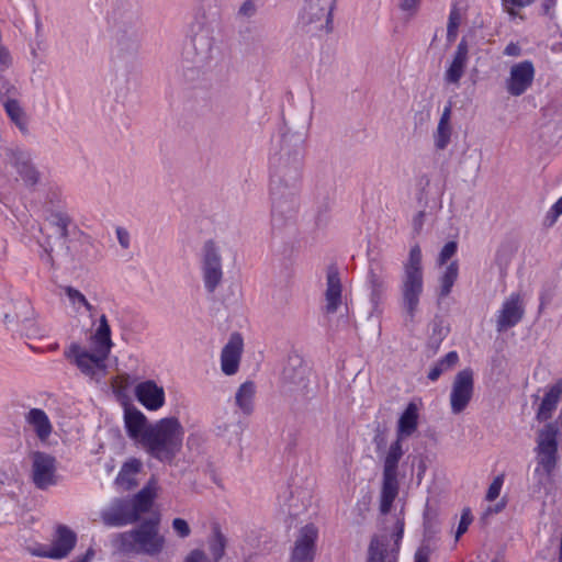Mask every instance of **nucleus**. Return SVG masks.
Masks as SVG:
<instances>
[{"label":"nucleus","instance_id":"1","mask_svg":"<svg viewBox=\"0 0 562 562\" xmlns=\"http://www.w3.org/2000/svg\"><path fill=\"white\" fill-rule=\"evenodd\" d=\"M303 138L283 133L280 148L269 159L270 184L300 186L303 168Z\"/></svg>","mask_w":562,"mask_h":562},{"label":"nucleus","instance_id":"2","mask_svg":"<svg viewBox=\"0 0 562 562\" xmlns=\"http://www.w3.org/2000/svg\"><path fill=\"white\" fill-rule=\"evenodd\" d=\"M311 374V368L300 355L294 352L288 356L280 376V392L295 411L306 407L316 395Z\"/></svg>","mask_w":562,"mask_h":562},{"label":"nucleus","instance_id":"3","mask_svg":"<svg viewBox=\"0 0 562 562\" xmlns=\"http://www.w3.org/2000/svg\"><path fill=\"white\" fill-rule=\"evenodd\" d=\"M183 434L177 417H165L147 430L142 446L158 461L171 463L182 448Z\"/></svg>","mask_w":562,"mask_h":562},{"label":"nucleus","instance_id":"4","mask_svg":"<svg viewBox=\"0 0 562 562\" xmlns=\"http://www.w3.org/2000/svg\"><path fill=\"white\" fill-rule=\"evenodd\" d=\"M159 515L144 519L136 528L116 533L113 547L122 554L156 555L164 549L165 539L159 535Z\"/></svg>","mask_w":562,"mask_h":562},{"label":"nucleus","instance_id":"5","mask_svg":"<svg viewBox=\"0 0 562 562\" xmlns=\"http://www.w3.org/2000/svg\"><path fill=\"white\" fill-rule=\"evenodd\" d=\"M218 53L220 50L215 46L213 36L207 32L195 33L182 50L181 67L183 78L188 82L198 80L202 74L211 68Z\"/></svg>","mask_w":562,"mask_h":562},{"label":"nucleus","instance_id":"6","mask_svg":"<svg viewBox=\"0 0 562 562\" xmlns=\"http://www.w3.org/2000/svg\"><path fill=\"white\" fill-rule=\"evenodd\" d=\"M271 224L273 231L292 227L300 206V186L270 184Z\"/></svg>","mask_w":562,"mask_h":562},{"label":"nucleus","instance_id":"7","mask_svg":"<svg viewBox=\"0 0 562 562\" xmlns=\"http://www.w3.org/2000/svg\"><path fill=\"white\" fill-rule=\"evenodd\" d=\"M337 0H304L299 16L300 26L311 34L333 31V10Z\"/></svg>","mask_w":562,"mask_h":562},{"label":"nucleus","instance_id":"8","mask_svg":"<svg viewBox=\"0 0 562 562\" xmlns=\"http://www.w3.org/2000/svg\"><path fill=\"white\" fill-rule=\"evenodd\" d=\"M110 23L113 33L142 31L140 8L137 0H119L112 10Z\"/></svg>","mask_w":562,"mask_h":562},{"label":"nucleus","instance_id":"9","mask_svg":"<svg viewBox=\"0 0 562 562\" xmlns=\"http://www.w3.org/2000/svg\"><path fill=\"white\" fill-rule=\"evenodd\" d=\"M64 357L74 363L87 376L94 378L97 371H104L106 357L93 351L89 352L78 342H72L64 350Z\"/></svg>","mask_w":562,"mask_h":562},{"label":"nucleus","instance_id":"10","mask_svg":"<svg viewBox=\"0 0 562 562\" xmlns=\"http://www.w3.org/2000/svg\"><path fill=\"white\" fill-rule=\"evenodd\" d=\"M202 272L206 291L213 293L222 281L223 271L220 249L212 239L203 246Z\"/></svg>","mask_w":562,"mask_h":562},{"label":"nucleus","instance_id":"11","mask_svg":"<svg viewBox=\"0 0 562 562\" xmlns=\"http://www.w3.org/2000/svg\"><path fill=\"white\" fill-rule=\"evenodd\" d=\"M473 375V370L465 368L454 376L450 394V405L453 414L462 413L472 400L474 392Z\"/></svg>","mask_w":562,"mask_h":562},{"label":"nucleus","instance_id":"12","mask_svg":"<svg viewBox=\"0 0 562 562\" xmlns=\"http://www.w3.org/2000/svg\"><path fill=\"white\" fill-rule=\"evenodd\" d=\"M32 479L35 486L40 490H46L57 484L55 457L42 451H35L33 453Z\"/></svg>","mask_w":562,"mask_h":562},{"label":"nucleus","instance_id":"13","mask_svg":"<svg viewBox=\"0 0 562 562\" xmlns=\"http://www.w3.org/2000/svg\"><path fill=\"white\" fill-rule=\"evenodd\" d=\"M101 518L109 527H123L139 521L127 497L114 498L109 508L101 513Z\"/></svg>","mask_w":562,"mask_h":562},{"label":"nucleus","instance_id":"14","mask_svg":"<svg viewBox=\"0 0 562 562\" xmlns=\"http://www.w3.org/2000/svg\"><path fill=\"white\" fill-rule=\"evenodd\" d=\"M424 290V276L403 273L401 284L402 307L409 321H414Z\"/></svg>","mask_w":562,"mask_h":562},{"label":"nucleus","instance_id":"15","mask_svg":"<svg viewBox=\"0 0 562 562\" xmlns=\"http://www.w3.org/2000/svg\"><path fill=\"white\" fill-rule=\"evenodd\" d=\"M77 543V535L66 525L56 527L52 547L48 551H33V555L60 560L69 555Z\"/></svg>","mask_w":562,"mask_h":562},{"label":"nucleus","instance_id":"16","mask_svg":"<svg viewBox=\"0 0 562 562\" xmlns=\"http://www.w3.org/2000/svg\"><path fill=\"white\" fill-rule=\"evenodd\" d=\"M535 78V66L530 60L515 64L510 68L509 77L506 80V90L513 97L524 94L532 85Z\"/></svg>","mask_w":562,"mask_h":562},{"label":"nucleus","instance_id":"17","mask_svg":"<svg viewBox=\"0 0 562 562\" xmlns=\"http://www.w3.org/2000/svg\"><path fill=\"white\" fill-rule=\"evenodd\" d=\"M386 273L383 262L379 259H370L368 268L367 284L370 290V302L372 311L378 312L386 291Z\"/></svg>","mask_w":562,"mask_h":562},{"label":"nucleus","instance_id":"18","mask_svg":"<svg viewBox=\"0 0 562 562\" xmlns=\"http://www.w3.org/2000/svg\"><path fill=\"white\" fill-rule=\"evenodd\" d=\"M317 533V528L313 524L301 528L291 553V562H313Z\"/></svg>","mask_w":562,"mask_h":562},{"label":"nucleus","instance_id":"19","mask_svg":"<svg viewBox=\"0 0 562 562\" xmlns=\"http://www.w3.org/2000/svg\"><path fill=\"white\" fill-rule=\"evenodd\" d=\"M5 157L29 187H34L40 180V173L31 162V155L19 147L7 148Z\"/></svg>","mask_w":562,"mask_h":562},{"label":"nucleus","instance_id":"20","mask_svg":"<svg viewBox=\"0 0 562 562\" xmlns=\"http://www.w3.org/2000/svg\"><path fill=\"white\" fill-rule=\"evenodd\" d=\"M142 35V31L113 33L115 59L123 64L134 59L140 47Z\"/></svg>","mask_w":562,"mask_h":562},{"label":"nucleus","instance_id":"21","mask_svg":"<svg viewBox=\"0 0 562 562\" xmlns=\"http://www.w3.org/2000/svg\"><path fill=\"white\" fill-rule=\"evenodd\" d=\"M136 400L148 411H157L165 404V390L154 380H146L135 386Z\"/></svg>","mask_w":562,"mask_h":562},{"label":"nucleus","instance_id":"22","mask_svg":"<svg viewBox=\"0 0 562 562\" xmlns=\"http://www.w3.org/2000/svg\"><path fill=\"white\" fill-rule=\"evenodd\" d=\"M241 352L243 338L240 334L234 333L221 353V367L224 374L233 375L238 371Z\"/></svg>","mask_w":562,"mask_h":562},{"label":"nucleus","instance_id":"23","mask_svg":"<svg viewBox=\"0 0 562 562\" xmlns=\"http://www.w3.org/2000/svg\"><path fill=\"white\" fill-rule=\"evenodd\" d=\"M525 311L519 294H512L503 304L496 321L497 331H504L516 326L524 317Z\"/></svg>","mask_w":562,"mask_h":562},{"label":"nucleus","instance_id":"24","mask_svg":"<svg viewBox=\"0 0 562 562\" xmlns=\"http://www.w3.org/2000/svg\"><path fill=\"white\" fill-rule=\"evenodd\" d=\"M124 424L127 436L140 443L144 442L147 430L153 426L146 416L135 406H126L124 409Z\"/></svg>","mask_w":562,"mask_h":562},{"label":"nucleus","instance_id":"25","mask_svg":"<svg viewBox=\"0 0 562 562\" xmlns=\"http://www.w3.org/2000/svg\"><path fill=\"white\" fill-rule=\"evenodd\" d=\"M326 306L328 314L337 312L341 303V281L339 271L335 266H330L327 271V289L325 292Z\"/></svg>","mask_w":562,"mask_h":562},{"label":"nucleus","instance_id":"26","mask_svg":"<svg viewBox=\"0 0 562 562\" xmlns=\"http://www.w3.org/2000/svg\"><path fill=\"white\" fill-rule=\"evenodd\" d=\"M241 432V424L236 414H225V416L216 418L214 434L217 437L224 438L228 443L239 441Z\"/></svg>","mask_w":562,"mask_h":562},{"label":"nucleus","instance_id":"27","mask_svg":"<svg viewBox=\"0 0 562 562\" xmlns=\"http://www.w3.org/2000/svg\"><path fill=\"white\" fill-rule=\"evenodd\" d=\"M398 494L397 472L383 470L382 490L380 496V512L386 515L391 512L393 502Z\"/></svg>","mask_w":562,"mask_h":562},{"label":"nucleus","instance_id":"28","mask_svg":"<svg viewBox=\"0 0 562 562\" xmlns=\"http://www.w3.org/2000/svg\"><path fill=\"white\" fill-rule=\"evenodd\" d=\"M156 490H157V480L153 475L146 485L132 498H130L132 508L138 515L140 519L142 514L149 512L151 508L154 501L156 498Z\"/></svg>","mask_w":562,"mask_h":562},{"label":"nucleus","instance_id":"29","mask_svg":"<svg viewBox=\"0 0 562 562\" xmlns=\"http://www.w3.org/2000/svg\"><path fill=\"white\" fill-rule=\"evenodd\" d=\"M561 396L562 379L558 380V382L550 386V389L546 392L537 411L536 418L538 422H546L551 418L552 413L555 411Z\"/></svg>","mask_w":562,"mask_h":562},{"label":"nucleus","instance_id":"30","mask_svg":"<svg viewBox=\"0 0 562 562\" xmlns=\"http://www.w3.org/2000/svg\"><path fill=\"white\" fill-rule=\"evenodd\" d=\"M469 46L465 38H462L457 46L452 63L446 71V80L451 83H457L464 74L465 64L468 60Z\"/></svg>","mask_w":562,"mask_h":562},{"label":"nucleus","instance_id":"31","mask_svg":"<svg viewBox=\"0 0 562 562\" xmlns=\"http://www.w3.org/2000/svg\"><path fill=\"white\" fill-rule=\"evenodd\" d=\"M92 341L94 344V351L108 358L113 342L111 339V327L104 314L99 318V326L92 336Z\"/></svg>","mask_w":562,"mask_h":562},{"label":"nucleus","instance_id":"32","mask_svg":"<svg viewBox=\"0 0 562 562\" xmlns=\"http://www.w3.org/2000/svg\"><path fill=\"white\" fill-rule=\"evenodd\" d=\"M418 407L415 402H409L401 414L397 423V436L409 437L418 426Z\"/></svg>","mask_w":562,"mask_h":562},{"label":"nucleus","instance_id":"33","mask_svg":"<svg viewBox=\"0 0 562 562\" xmlns=\"http://www.w3.org/2000/svg\"><path fill=\"white\" fill-rule=\"evenodd\" d=\"M25 419L27 424L33 427L36 436L41 440H45L50 436L53 427L47 414L43 409L31 408L26 414Z\"/></svg>","mask_w":562,"mask_h":562},{"label":"nucleus","instance_id":"34","mask_svg":"<svg viewBox=\"0 0 562 562\" xmlns=\"http://www.w3.org/2000/svg\"><path fill=\"white\" fill-rule=\"evenodd\" d=\"M47 223L54 231L56 239L60 241L61 246L65 247L66 250H68L69 247L66 246V241L69 236L68 226L71 223L70 216L66 213L55 212L47 217Z\"/></svg>","mask_w":562,"mask_h":562},{"label":"nucleus","instance_id":"35","mask_svg":"<svg viewBox=\"0 0 562 562\" xmlns=\"http://www.w3.org/2000/svg\"><path fill=\"white\" fill-rule=\"evenodd\" d=\"M142 462L136 459L132 458L128 461L124 462L115 482L123 486L125 490H131L137 485L136 480L134 479V475L137 474L142 470Z\"/></svg>","mask_w":562,"mask_h":562},{"label":"nucleus","instance_id":"36","mask_svg":"<svg viewBox=\"0 0 562 562\" xmlns=\"http://www.w3.org/2000/svg\"><path fill=\"white\" fill-rule=\"evenodd\" d=\"M256 386L252 381L244 382L237 390L235 395L236 405L244 414L250 415L254 411V397Z\"/></svg>","mask_w":562,"mask_h":562},{"label":"nucleus","instance_id":"37","mask_svg":"<svg viewBox=\"0 0 562 562\" xmlns=\"http://www.w3.org/2000/svg\"><path fill=\"white\" fill-rule=\"evenodd\" d=\"M389 542L387 540H379L373 537L368 547L366 562H396V555L389 559Z\"/></svg>","mask_w":562,"mask_h":562},{"label":"nucleus","instance_id":"38","mask_svg":"<svg viewBox=\"0 0 562 562\" xmlns=\"http://www.w3.org/2000/svg\"><path fill=\"white\" fill-rule=\"evenodd\" d=\"M559 427L557 423H548L538 431L537 448H558Z\"/></svg>","mask_w":562,"mask_h":562},{"label":"nucleus","instance_id":"39","mask_svg":"<svg viewBox=\"0 0 562 562\" xmlns=\"http://www.w3.org/2000/svg\"><path fill=\"white\" fill-rule=\"evenodd\" d=\"M10 120L20 128L21 132H27V122L25 113L16 99H7L2 104Z\"/></svg>","mask_w":562,"mask_h":562},{"label":"nucleus","instance_id":"40","mask_svg":"<svg viewBox=\"0 0 562 562\" xmlns=\"http://www.w3.org/2000/svg\"><path fill=\"white\" fill-rule=\"evenodd\" d=\"M459 276V263L457 260L451 261L447 267L445 272L439 279L440 282V291L439 297H446L451 293L452 286L457 281Z\"/></svg>","mask_w":562,"mask_h":562},{"label":"nucleus","instance_id":"41","mask_svg":"<svg viewBox=\"0 0 562 562\" xmlns=\"http://www.w3.org/2000/svg\"><path fill=\"white\" fill-rule=\"evenodd\" d=\"M537 462L542 467L543 471L550 475L558 463V448L536 449Z\"/></svg>","mask_w":562,"mask_h":562},{"label":"nucleus","instance_id":"42","mask_svg":"<svg viewBox=\"0 0 562 562\" xmlns=\"http://www.w3.org/2000/svg\"><path fill=\"white\" fill-rule=\"evenodd\" d=\"M404 273L413 276H424L422 265V250L419 245L411 248L408 259L404 263Z\"/></svg>","mask_w":562,"mask_h":562},{"label":"nucleus","instance_id":"43","mask_svg":"<svg viewBox=\"0 0 562 562\" xmlns=\"http://www.w3.org/2000/svg\"><path fill=\"white\" fill-rule=\"evenodd\" d=\"M402 439H403V437L397 436L396 440L391 445L389 452L384 460L383 470L397 472L398 462L403 456V449H402V443H401Z\"/></svg>","mask_w":562,"mask_h":562},{"label":"nucleus","instance_id":"44","mask_svg":"<svg viewBox=\"0 0 562 562\" xmlns=\"http://www.w3.org/2000/svg\"><path fill=\"white\" fill-rule=\"evenodd\" d=\"M225 547H226V538L221 532V530L216 528L214 530V539L210 543V551H211L215 562H218L223 558V555L225 553Z\"/></svg>","mask_w":562,"mask_h":562},{"label":"nucleus","instance_id":"45","mask_svg":"<svg viewBox=\"0 0 562 562\" xmlns=\"http://www.w3.org/2000/svg\"><path fill=\"white\" fill-rule=\"evenodd\" d=\"M435 146L439 150H443L450 143L451 126L438 124L437 132L434 135Z\"/></svg>","mask_w":562,"mask_h":562},{"label":"nucleus","instance_id":"46","mask_svg":"<svg viewBox=\"0 0 562 562\" xmlns=\"http://www.w3.org/2000/svg\"><path fill=\"white\" fill-rule=\"evenodd\" d=\"M19 95L18 88L11 83L8 79L0 76V101L5 103L7 99H16Z\"/></svg>","mask_w":562,"mask_h":562},{"label":"nucleus","instance_id":"47","mask_svg":"<svg viewBox=\"0 0 562 562\" xmlns=\"http://www.w3.org/2000/svg\"><path fill=\"white\" fill-rule=\"evenodd\" d=\"M458 251V243L456 240H449L445 244V246L441 248L438 258L437 263L439 266L446 265Z\"/></svg>","mask_w":562,"mask_h":562},{"label":"nucleus","instance_id":"48","mask_svg":"<svg viewBox=\"0 0 562 562\" xmlns=\"http://www.w3.org/2000/svg\"><path fill=\"white\" fill-rule=\"evenodd\" d=\"M514 252H515V249L513 248L512 245H509V244L502 245L496 251V256H495L496 263L499 267H503V266L506 267L508 265V262L510 261Z\"/></svg>","mask_w":562,"mask_h":562},{"label":"nucleus","instance_id":"49","mask_svg":"<svg viewBox=\"0 0 562 562\" xmlns=\"http://www.w3.org/2000/svg\"><path fill=\"white\" fill-rule=\"evenodd\" d=\"M447 329H445V327L442 326V321L440 319H435L432 322V326H431V340H430V344L431 346H434V348H438L441 339L443 337H446L447 335Z\"/></svg>","mask_w":562,"mask_h":562},{"label":"nucleus","instance_id":"50","mask_svg":"<svg viewBox=\"0 0 562 562\" xmlns=\"http://www.w3.org/2000/svg\"><path fill=\"white\" fill-rule=\"evenodd\" d=\"M473 520V516L471 514V509L469 507L463 508L461 518L456 531V540H459V538L468 531L469 526L471 525Z\"/></svg>","mask_w":562,"mask_h":562},{"label":"nucleus","instance_id":"51","mask_svg":"<svg viewBox=\"0 0 562 562\" xmlns=\"http://www.w3.org/2000/svg\"><path fill=\"white\" fill-rule=\"evenodd\" d=\"M562 214V196L551 206L544 217V225L552 226Z\"/></svg>","mask_w":562,"mask_h":562},{"label":"nucleus","instance_id":"52","mask_svg":"<svg viewBox=\"0 0 562 562\" xmlns=\"http://www.w3.org/2000/svg\"><path fill=\"white\" fill-rule=\"evenodd\" d=\"M386 431L387 428L385 425L376 423L374 428L373 442L375 443L378 450H381L386 446Z\"/></svg>","mask_w":562,"mask_h":562},{"label":"nucleus","instance_id":"53","mask_svg":"<svg viewBox=\"0 0 562 562\" xmlns=\"http://www.w3.org/2000/svg\"><path fill=\"white\" fill-rule=\"evenodd\" d=\"M257 10L258 7L255 0H245L238 9L237 15L250 19L256 15Z\"/></svg>","mask_w":562,"mask_h":562},{"label":"nucleus","instance_id":"54","mask_svg":"<svg viewBox=\"0 0 562 562\" xmlns=\"http://www.w3.org/2000/svg\"><path fill=\"white\" fill-rule=\"evenodd\" d=\"M503 482H504L503 475H498L493 480V482L488 486V490H487V493L485 496L486 501L492 502V501H495L499 496Z\"/></svg>","mask_w":562,"mask_h":562},{"label":"nucleus","instance_id":"55","mask_svg":"<svg viewBox=\"0 0 562 562\" xmlns=\"http://www.w3.org/2000/svg\"><path fill=\"white\" fill-rule=\"evenodd\" d=\"M172 528L180 538H187L191 533L190 526L183 518H175L172 520Z\"/></svg>","mask_w":562,"mask_h":562},{"label":"nucleus","instance_id":"56","mask_svg":"<svg viewBox=\"0 0 562 562\" xmlns=\"http://www.w3.org/2000/svg\"><path fill=\"white\" fill-rule=\"evenodd\" d=\"M459 26V15L456 11H452L449 15L448 26H447V38L448 41H453L457 37V31Z\"/></svg>","mask_w":562,"mask_h":562},{"label":"nucleus","instance_id":"57","mask_svg":"<svg viewBox=\"0 0 562 562\" xmlns=\"http://www.w3.org/2000/svg\"><path fill=\"white\" fill-rule=\"evenodd\" d=\"M395 532L393 533V538H394V543H395V549L392 550V552L394 553V555L397 557V552H398V549H400V541L402 540L403 538V533H404V521L401 520V519H397L396 521V526H395Z\"/></svg>","mask_w":562,"mask_h":562},{"label":"nucleus","instance_id":"58","mask_svg":"<svg viewBox=\"0 0 562 562\" xmlns=\"http://www.w3.org/2000/svg\"><path fill=\"white\" fill-rule=\"evenodd\" d=\"M52 236L47 235L44 239V241L41 244L44 252H45V260L53 267L54 266V259L52 256V252L54 250V246L50 241Z\"/></svg>","mask_w":562,"mask_h":562},{"label":"nucleus","instance_id":"59","mask_svg":"<svg viewBox=\"0 0 562 562\" xmlns=\"http://www.w3.org/2000/svg\"><path fill=\"white\" fill-rule=\"evenodd\" d=\"M65 293L72 303L81 304L86 300V296L79 290L70 285L65 288Z\"/></svg>","mask_w":562,"mask_h":562},{"label":"nucleus","instance_id":"60","mask_svg":"<svg viewBox=\"0 0 562 562\" xmlns=\"http://www.w3.org/2000/svg\"><path fill=\"white\" fill-rule=\"evenodd\" d=\"M425 216H426L425 211H419V212H417V214L413 217L412 225H413V232H414V234L418 235V234L422 232L423 226H424Z\"/></svg>","mask_w":562,"mask_h":562},{"label":"nucleus","instance_id":"61","mask_svg":"<svg viewBox=\"0 0 562 562\" xmlns=\"http://www.w3.org/2000/svg\"><path fill=\"white\" fill-rule=\"evenodd\" d=\"M184 562H207V558L204 551L194 549L186 557Z\"/></svg>","mask_w":562,"mask_h":562},{"label":"nucleus","instance_id":"62","mask_svg":"<svg viewBox=\"0 0 562 562\" xmlns=\"http://www.w3.org/2000/svg\"><path fill=\"white\" fill-rule=\"evenodd\" d=\"M116 236L119 244L122 248L127 249L130 247V234L123 227L116 228Z\"/></svg>","mask_w":562,"mask_h":562},{"label":"nucleus","instance_id":"63","mask_svg":"<svg viewBox=\"0 0 562 562\" xmlns=\"http://www.w3.org/2000/svg\"><path fill=\"white\" fill-rule=\"evenodd\" d=\"M429 553L428 547L423 546L418 548L414 555V562H429Z\"/></svg>","mask_w":562,"mask_h":562},{"label":"nucleus","instance_id":"64","mask_svg":"<svg viewBox=\"0 0 562 562\" xmlns=\"http://www.w3.org/2000/svg\"><path fill=\"white\" fill-rule=\"evenodd\" d=\"M327 213H328V205L324 204L319 207L317 215H316V225L318 227L325 226L327 223Z\"/></svg>","mask_w":562,"mask_h":562}]
</instances>
